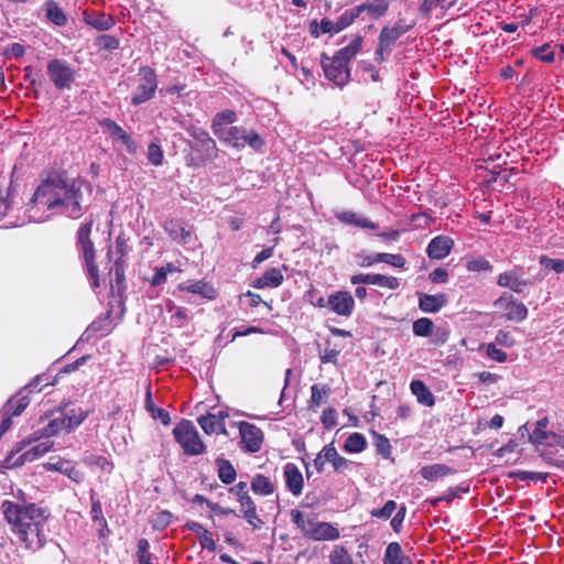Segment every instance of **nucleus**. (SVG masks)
<instances>
[{
	"label": "nucleus",
	"instance_id": "bb28decb",
	"mask_svg": "<svg viewBox=\"0 0 564 564\" xmlns=\"http://www.w3.org/2000/svg\"><path fill=\"white\" fill-rule=\"evenodd\" d=\"M242 133H245V128L238 126H231L227 129L216 133L215 135L221 141L230 147L241 150L243 149V142L241 141Z\"/></svg>",
	"mask_w": 564,
	"mask_h": 564
},
{
	"label": "nucleus",
	"instance_id": "20e7f679",
	"mask_svg": "<svg viewBox=\"0 0 564 564\" xmlns=\"http://www.w3.org/2000/svg\"><path fill=\"white\" fill-rule=\"evenodd\" d=\"M187 132L193 139L189 143L193 152L186 158L188 166L200 167L218 158L217 144L207 131L193 127Z\"/></svg>",
	"mask_w": 564,
	"mask_h": 564
},
{
	"label": "nucleus",
	"instance_id": "a878e982",
	"mask_svg": "<svg viewBox=\"0 0 564 564\" xmlns=\"http://www.w3.org/2000/svg\"><path fill=\"white\" fill-rule=\"evenodd\" d=\"M178 290L199 294L207 300H215L217 297V290L204 280L182 283L178 285Z\"/></svg>",
	"mask_w": 564,
	"mask_h": 564
},
{
	"label": "nucleus",
	"instance_id": "13d9d810",
	"mask_svg": "<svg viewBox=\"0 0 564 564\" xmlns=\"http://www.w3.org/2000/svg\"><path fill=\"white\" fill-rule=\"evenodd\" d=\"M149 547L150 543L147 539L142 538L138 541L137 558L139 564H153Z\"/></svg>",
	"mask_w": 564,
	"mask_h": 564
},
{
	"label": "nucleus",
	"instance_id": "72a5a7b5",
	"mask_svg": "<svg viewBox=\"0 0 564 564\" xmlns=\"http://www.w3.org/2000/svg\"><path fill=\"white\" fill-rule=\"evenodd\" d=\"M144 405H145L147 411L150 413V415L153 420H159L163 425H170V423H171L170 413L167 411H165L164 409L156 406L153 403L150 387H148V389H147Z\"/></svg>",
	"mask_w": 564,
	"mask_h": 564
},
{
	"label": "nucleus",
	"instance_id": "2f4dec72",
	"mask_svg": "<svg viewBox=\"0 0 564 564\" xmlns=\"http://www.w3.org/2000/svg\"><path fill=\"white\" fill-rule=\"evenodd\" d=\"M251 490L259 496H270L275 490V484L268 476L256 474L251 480Z\"/></svg>",
	"mask_w": 564,
	"mask_h": 564
},
{
	"label": "nucleus",
	"instance_id": "ddd939ff",
	"mask_svg": "<svg viewBox=\"0 0 564 564\" xmlns=\"http://www.w3.org/2000/svg\"><path fill=\"white\" fill-rule=\"evenodd\" d=\"M523 268L516 265L512 269L500 273L497 278V284L501 288H508L514 293H523L531 282L523 278Z\"/></svg>",
	"mask_w": 564,
	"mask_h": 564
},
{
	"label": "nucleus",
	"instance_id": "393cba45",
	"mask_svg": "<svg viewBox=\"0 0 564 564\" xmlns=\"http://www.w3.org/2000/svg\"><path fill=\"white\" fill-rule=\"evenodd\" d=\"M163 228L165 232L171 237V239L178 241L180 243H187L191 239V231L187 230L178 219H167L163 224Z\"/></svg>",
	"mask_w": 564,
	"mask_h": 564
},
{
	"label": "nucleus",
	"instance_id": "0e129e2a",
	"mask_svg": "<svg viewBox=\"0 0 564 564\" xmlns=\"http://www.w3.org/2000/svg\"><path fill=\"white\" fill-rule=\"evenodd\" d=\"M395 510H397L395 501L388 500L382 508L372 509L370 511V514L373 518L388 520Z\"/></svg>",
	"mask_w": 564,
	"mask_h": 564
},
{
	"label": "nucleus",
	"instance_id": "774afa93",
	"mask_svg": "<svg viewBox=\"0 0 564 564\" xmlns=\"http://www.w3.org/2000/svg\"><path fill=\"white\" fill-rule=\"evenodd\" d=\"M540 263L545 269L555 271L556 273L564 272V260L563 259H552L546 256H542L540 258Z\"/></svg>",
	"mask_w": 564,
	"mask_h": 564
},
{
	"label": "nucleus",
	"instance_id": "cd10ccee",
	"mask_svg": "<svg viewBox=\"0 0 564 564\" xmlns=\"http://www.w3.org/2000/svg\"><path fill=\"white\" fill-rule=\"evenodd\" d=\"M420 473L424 479L435 481L440 478L455 474L456 470L445 464H432L423 466Z\"/></svg>",
	"mask_w": 564,
	"mask_h": 564
},
{
	"label": "nucleus",
	"instance_id": "a211bd4d",
	"mask_svg": "<svg viewBox=\"0 0 564 564\" xmlns=\"http://www.w3.org/2000/svg\"><path fill=\"white\" fill-rule=\"evenodd\" d=\"M47 470L61 473L76 484H80L85 480V473L77 468L74 462L68 459L59 458L55 463H50L47 465Z\"/></svg>",
	"mask_w": 564,
	"mask_h": 564
},
{
	"label": "nucleus",
	"instance_id": "0eeeda50",
	"mask_svg": "<svg viewBox=\"0 0 564 564\" xmlns=\"http://www.w3.org/2000/svg\"><path fill=\"white\" fill-rule=\"evenodd\" d=\"M138 76L139 84L131 97V104L134 106H139L152 99L158 88V77L152 67L148 65L140 67Z\"/></svg>",
	"mask_w": 564,
	"mask_h": 564
},
{
	"label": "nucleus",
	"instance_id": "1a4fd4ad",
	"mask_svg": "<svg viewBox=\"0 0 564 564\" xmlns=\"http://www.w3.org/2000/svg\"><path fill=\"white\" fill-rule=\"evenodd\" d=\"M63 431L70 432L65 417L61 413L59 416L52 419L45 426L34 431L29 438L18 442L17 449L18 452H22L33 442H37L42 438L50 440L52 436L58 435Z\"/></svg>",
	"mask_w": 564,
	"mask_h": 564
},
{
	"label": "nucleus",
	"instance_id": "5fc2aeb1",
	"mask_svg": "<svg viewBox=\"0 0 564 564\" xmlns=\"http://www.w3.org/2000/svg\"><path fill=\"white\" fill-rule=\"evenodd\" d=\"M95 46L98 50L111 52L119 47V40L116 36L109 34L98 35L95 40Z\"/></svg>",
	"mask_w": 564,
	"mask_h": 564
},
{
	"label": "nucleus",
	"instance_id": "39448f33",
	"mask_svg": "<svg viewBox=\"0 0 564 564\" xmlns=\"http://www.w3.org/2000/svg\"><path fill=\"white\" fill-rule=\"evenodd\" d=\"M94 223L95 220L90 218L88 221L80 224L76 232V240L83 261L86 265L91 286L97 289L100 286V278L98 265L96 263L95 245L90 238Z\"/></svg>",
	"mask_w": 564,
	"mask_h": 564
},
{
	"label": "nucleus",
	"instance_id": "7ed1b4c3",
	"mask_svg": "<svg viewBox=\"0 0 564 564\" xmlns=\"http://www.w3.org/2000/svg\"><path fill=\"white\" fill-rule=\"evenodd\" d=\"M364 37L356 35L345 47L338 50L333 56L325 52L321 54V65L325 77L338 87L346 86L350 80V61L361 51Z\"/></svg>",
	"mask_w": 564,
	"mask_h": 564
},
{
	"label": "nucleus",
	"instance_id": "c85d7f7f",
	"mask_svg": "<svg viewBox=\"0 0 564 564\" xmlns=\"http://www.w3.org/2000/svg\"><path fill=\"white\" fill-rule=\"evenodd\" d=\"M197 423L200 426V429L204 431V433L212 435V434H224L227 435L226 425L220 423L214 413H207L205 415H200L197 419Z\"/></svg>",
	"mask_w": 564,
	"mask_h": 564
},
{
	"label": "nucleus",
	"instance_id": "de8ad7c7",
	"mask_svg": "<svg viewBox=\"0 0 564 564\" xmlns=\"http://www.w3.org/2000/svg\"><path fill=\"white\" fill-rule=\"evenodd\" d=\"M367 445L366 438L360 433L350 434L344 444V448L348 453H360Z\"/></svg>",
	"mask_w": 564,
	"mask_h": 564
},
{
	"label": "nucleus",
	"instance_id": "f3484780",
	"mask_svg": "<svg viewBox=\"0 0 564 564\" xmlns=\"http://www.w3.org/2000/svg\"><path fill=\"white\" fill-rule=\"evenodd\" d=\"M340 538V531L336 524L326 521H314L310 527L306 539L312 541H336Z\"/></svg>",
	"mask_w": 564,
	"mask_h": 564
},
{
	"label": "nucleus",
	"instance_id": "4be33fe9",
	"mask_svg": "<svg viewBox=\"0 0 564 564\" xmlns=\"http://www.w3.org/2000/svg\"><path fill=\"white\" fill-rule=\"evenodd\" d=\"M284 478L286 488L294 495L300 496L303 491V476L294 463L284 466Z\"/></svg>",
	"mask_w": 564,
	"mask_h": 564
},
{
	"label": "nucleus",
	"instance_id": "c03bdc74",
	"mask_svg": "<svg viewBox=\"0 0 564 564\" xmlns=\"http://www.w3.org/2000/svg\"><path fill=\"white\" fill-rule=\"evenodd\" d=\"M330 564H354L351 555L343 544H336L328 554Z\"/></svg>",
	"mask_w": 564,
	"mask_h": 564
},
{
	"label": "nucleus",
	"instance_id": "6e6d98bb",
	"mask_svg": "<svg viewBox=\"0 0 564 564\" xmlns=\"http://www.w3.org/2000/svg\"><path fill=\"white\" fill-rule=\"evenodd\" d=\"M90 502H91L90 514H91L93 521L94 522H98L101 528H106L107 527V521H106V519L104 517V513H102L101 502L95 496L94 492L90 495Z\"/></svg>",
	"mask_w": 564,
	"mask_h": 564
},
{
	"label": "nucleus",
	"instance_id": "a19ab883",
	"mask_svg": "<svg viewBox=\"0 0 564 564\" xmlns=\"http://www.w3.org/2000/svg\"><path fill=\"white\" fill-rule=\"evenodd\" d=\"M237 120V113L231 109L223 110L214 117L212 121V130L214 134L227 129L226 123H234Z\"/></svg>",
	"mask_w": 564,
	"mask_h": 564
},
{
	"label": "nucleus",
	"instance_id": "09e8293b",
	"mask_svg": "<svg viewBox=\"0 0 564 564\" xmlns=\"http://www.w3.org/2000/svg\"><path fill=\"white\" fill-rule=\"evenodd\" d=\"M510 478L520 479L522 481H542L546 482L549 473L514 470L509 474Z\"/></svg>",
	"mask_w": 564,
	"mask_h": 564
},
{
	"label": "nucleus",
	"instance_id": "f8f14e48",
	"mask_svg": "<svg viewBox=\"0 0 564 564\" xmlns=\"http://www.w3.org/2000/svg\"><path fill=\"white\" fill-rule=\"evenodd\" d=\"M47 75L58 90L68 88L75 79V70L66 61L58 58L47 63Z\"/></svg>",
	"mask_w": 564,
	"mask_h": 564
},
{
	"label": "nucleus",
	"instance_id": "4468645a",
	"mask_svg": "<svg viewBox=\"0 0 564 564\" xmlns=\"http://www.w3.org/2000/svg\"><path fill=\"white\" fill-rule=\"evenodd\" d=\"M352 285L368 284L378 285L389 290H397L400 286V281L395 276H387L380 273H358L350 276Z\"/></svg>",
	"mask_w": 564,
	"mask_h": 564
},
{
	"label": "nucleus",
	"instance_id": "6e6552de",
	"mask_svg": "<svg viewBox=\"0 0 564 564\" xmlns=\"http://www.w3.org/2000/svg\"><path fill=\"white\" fill-rule=\"evenodd\" d=\"M54 446V442L45 438L44 442H41L30 449L24 451L23 453L18 452L17 446L12 449L9 455L6 457L3 462V466L6 468H14L20 467L26 462H33L44 454L48 453Z\"/></svg>",
	"mask_w": 564,
	"mask_h": 564
},
{
	"label": "nucleus",
	"instance_id": "aec40b11",
	"mask_svg": "<svg viewBox=\"0 0 564 564\" xmlns=\"http://www.w3.org/2000/svg\"><path fill=\"white\" fill-rule=\"evenodd\" d=\"M417 297L419 308L424 313H437L448 303V297L445 293H417Z\"/></svg>",
	"mask_w": 564,
	"mask_h": 564
},
{
	"label": "nucleus",
	"instance_id": "69168bd1",
	"mask_svg": "<svg viewBox=\"0 0 564 564\" xmlns=\"http://www.w3.org/2000/svg\"><path fill=\"white\" fill-rule=\"evenodd\" d=\"M532 55L542 62L552 63L555 58L554 51L550 44H543L532 50Z\"/></svg>",
	"mask_w": 564,
	"mask_h": 564
},
{
	"label": "nucleus",
	"instance_id": "412c9836",
	"mask_svg": "<svg viewBox=\"0 0 564 564\" xmlns=\"http://www.w3.org/2000/svg\"><path fill=\"white\" fill-rule=\"evenodd\" d=\"M84 21L86 24L98 31H108L116 24L111 14L100 11H85Z\"/></svg>",
	"mask_w": 564,
	"mask_h": 564
},
{
	"label": "nucleus",
	"instance_id": "b1692460",
	"mask_svg": "<svg viewBox=\"0 0 564 564\" xmlns=\"http://www.w3.org/2000/svg\"><path fill=\"white\" fill-rule=\"evenodd\" d=\"M284 276L279 268L267 270L261 276L251 282L254 289L278 288L283 283Z\"/></svg>",
	"mask_w": 564,
	"mask_h": 564
},
{
	"label": "nucleus",
	"instance_id": "dca6fc26",
	"mask_svg": "<svg viewBox=\"0 0 564 564\" xmlns=\"http://www.w3.org/2000/svg\"><path fill=\"white\" fill-rule=\"evenodd\" d=\"M329 310L339 316L349 317L355 310V300L349 291H337L327 297Z\"/></svg>",
	"mask_w": 564,
	"mask_h": 564
},
{
	"label": "nucleus",
	"instance_id": "ea45409f",
	"mask_svg": "<svg viewBox=\"0 0 564 564\" xmlns=\"http://www.w3.org/2000/svg\"><path fill=\"white\" fill-rule=\"evenodd\" d=\"M30 404V398L19 392L15 397L11 398L4 405L6 413L10 415H20Z\"/></svg>",
	"mask_w": 564,
	"mask_h": 564
},
{
	"label": "nucleus",
	"instance_id": "2eb2a0df",
	"mask_svg": "<svg viewBox=\"0 0 564 564\" xmlns=\"http://www.w3.org/2000/svg\"><path fill=\"white\" fill-rule=\"evenodd\" d=\"M400 36L390 29V26H383L380 31L377 47L375 51V62L378 64H382L387 56H389L392 52L393 46Z\"/></svg>",
	"mask_w": 564,
	"mask_h": 564
},
{
	"label": "nucleus",
	"instance_id": "9d476101",
	"mask_svg": "<svg viewBox=\"0 0 564 564\" xmlns=\"http://www.w3.org/2000/svg\"><path fill=\"white\" fill-rule=\"evenodd\" d=\"M494 306L505 312L506 319L510 322L520 323L528 317L527 306L507 292H503L502 295L494 302Z\"/></svg>",
	"mask_w": 564,
	"mask_h": 564
},
{
	"label": "nucleus",
	"instance_id": "f03ea898",
	"mask_svg": "<svg viewBox=\"0 0 564 564\" xmlns=\"http://www.w3.org/2000/svg\"><path fill=\"white\" fill-rule=\"evenodd\" d=\"M0 509L10 531L25 549L35 552L45 546L46 525L51 517L47 508L35 502L4 500Z\"/></svg>",
	"mask_w": 564,
	"mask_h": 564
},
{
	"label": "nucleus",
	"instance_id": "f704fd0d",
	"mask_svg": "<svg viewBox=\"0 0 564 564\" xmlns=\"http://www.w3.org/2000/svg\"><path fill=\"white\" fill-rule=\"evenodd\" d=\"M330 394V388L327 384H313L311 387V398L308 400V409L316 410L322 404L326 403Z\"/></svg>",
	"mask_w": 564,
	"mask_h": 564
},
{
	"label": "nucleus",
	"instance_id": "4d7b16f0",
	"mask_svg": "<svg viewBox=\"0 0 564 564\" xmlns=\"http://www.w3.org/2000/svg\"><path fill=\"white\" fill-rule=\"evenodd\" d=\"M241 512L246 521L254 529L259 530L263 524V521L258 517L256 503L251 506H247L243 509L241 508Z\"/></svg>",
	"mask_w": 564,
	"mask_h": 564
},
{
	"label": "nucleus",
	"instance_id": "a18cd8bd",
	"mask_svg": "<svg viewBox=\"0 0 564 564\" xmlns=\"http://www.w3.org/2000/svg\"><path fill=\"white\" fill-rule=\"evenodd\" d=\"M458 0H424L420 7L419 12L423 17H429L433 9H449L456 4Z\"/></svg>",
	"mask_w": 564,
	"mask_h": 564
},
{
	"label": "nucleus",
	"instance_id": "3c124183",
	"mask_svg": "<svg viewBox=\"0 0 564 564\" xmlns=\"http://www.w3.org/2000/svg\"><path fill=\"white\" fill-rule=\"evenodd\" d=\"M434 329V323L431 318L421 317L413 322L412 330L417 337H427L432 335Z\"/></svg>",
	"mask_w": 564,
	"mask_h": 564
},
{
	"label": "nucleus",
	"instance_id": "6ab92c4d",
	"mask_svg": "<svg viewBox=\"0 0 564 564\" xmlns=\"http://www.w3.org/2000/svg\"><path fill=\"white\" fill-rule=\"evenodd\" d=\"M454 247V240L447 236H436L434 237L427 248L426 253L429 258L441 260L449 254Z\"/></svg>",
	"mask_w": 564,
	"mask_h": 564
},
{
	"label": "nucleus",
	"instance_id": "864d4df0",
	"mask_svg": "<svg viewBox=\"0 0 564 564\" xmlns=\"http://www.w3.org/2000/svg\"><path fill=\"white\" fill-rule=\"evenodd\" d=\"M241 141L243 142V148L249 145L254 151H260L264 145L263 139L254 130L245 129Z\"/></svg>",
	"mask_w": 564,
	"mask_h": 564
},
{
	"label": "nucleus",
	"instance_id": "79ce46f5",
	"mask_svg": "<svg viewBox=\"0 0 564 564\" xmlns=\"http://www.w3.org/2000/svg\"><path fill=\"white\" fill-rule=\"evenodd\" d=\"M404 560L409 558L403 555V551L399 542H391L387 545L382 561L383 564H403Z\"/></svg>",
	"mask_w": 564,
	"mask_h": 564
},
{
	"label": "nucleus",
	"instance_id": "58836bf2",
	"mask_svg": "<svg viewBox=\"0 0 564 564\" xmlns=\"http://www.w3.org/2000/svg\"><path fill=\"white\" fill-rule=\"evenodd\" d=\"M218 478L223 484L230 485L236 480L237 473L234 465L226 458H217Z\"/></svg>",
	"mask_w": 564,
	"mask_h": 564
},
{
	"label": "nucleus",
	"instance_id": "c9c22d12",
	"mask_svg": "<svg viewBox=\"0 0 564 564\" xmlns=\"http://www.w3.org/2000/svg\"><path fill=\"white\" fill-rule=\"evenodd\" d=\"M324 459L332 463L336 473H343L348 468V460L337 453L333 443L324 446Z\"/></svg>",
	"mask_w": 564,
	"mask_h": 564
},
{
	"label": "nucleus",
	"instance_id": "603ef678",
	"mask_svg": "<svg viewBox=\"0 0 564 564\" xmlns=\"http://www.w3.org/2000/svg\"><path fill=\"white\" fill-rule=\"evenodd\" d=\"M361 14V9L357 6L346 10L335 22L337 30L343 31L347 26H349L359 15Z\"/></svg>",
	"mask_w": 564,
	"mask_h": 564
},
{
	"label": "nucleus",
	"instance_id": "e2e57ef3",
	"mask_svg": "<svg viewBox=\"0 0 564 564\" xmlns=\"http://www.w3.org/2000/svg\"><path fill=\"white\" fill-rule=\"evenodd\" d=\"M466 269L469 272H481V271H491L492 264L485 258L478 257L471 260H468L466 263Z\"/></svg>",
	"mask_w": 564,
	"mask_h": 564
},
{
	"label": "nucleus",
	"instance_id": "9b49d317",
	"mask_svg": "<svg viewBox=\"0 0 564 564\" xmlns=\"http://www.w3.org/2000/svg\"><path fill=\"white\" fill-rule=\"evenodd\" d=\"M240 447L246 453H257L264 442V434L257 425L241 421L238 423Z\"/></svg>",
	"mask_w": 564,
	"mask_h": 564
},
{
	"label": "nucleus",
	"instance_id": "f257e3e1",
	"mask_svg": "<svg viewBox=\"0 0 564 564\" xmlns=\"http://www.w3.org/2000/svg\"><path fill=\"white\" fill-rule=\"evenodd\" d=\"M93 185L85 178L68 180L66 172L51 170L41 178L26 212L31 217L43 210L78 219L88 210Z\"/></svg>",
	"mask_w": 564,
	"mask_h": 564
},
{
	"label": "nucleus",
	"instance_id": "423d86ee",
	"mask_svg": "<svg viewBox=\"0 0 564 564\" xmlns=\"http://www.w3.org/2000/svg\"><path fill=\"white\" fill-rule=\"evenodd\" d=\"M173 436L186 456H197L206 452V445L189 420H181L173 429Z\"/></svg>",
	"mask_w": 564,
	"mask_h": 564
},
{
	"label": "nucleus",
	"instance_id": "8fccbe9b",
	"mask_svg": "<svg viewBox=\"0 0 564 564\" xmlns=\"http://www.w3.org/2000/svg\"><path fill=\"white\" fill-rule=\"evenodd\" d=\"M290 516L292 522L296 525V528L302 532L304 538L307 536V532L310 531V527L312 525L314 518H304V513L299 509H292L290 511Z\"/></svg>",
	"mask_w": 564,
	"mask_h": 564
},
{
	"label": "nucleus",
	"instance_id": "e433bc0d",
	"mask_svg": "<svg viewBox=\"0 0 564 564\" xmlns=\"http://www.w3.org/2000/svg\"><path fill=\"white\" fill-rule=\"evenodd\" d=\"M13 207L12 184L4 186V178L0 183V220H2Z\"/></svg>",
	"mask_w": 564,
	"mask_h": 564
},
{
	"label": "nucleus",
	"instance_id": "680f3d73",
	"mask_svg": "<svg viewBox=\"0 0 564 564\" xmlns=\"http://www.w3.org/2000/svg\"><path fill=\"white\" fill-rule=\"evenodd\" d=\"M552 434L554 432H549L542 429H534L532 433L529 435V440L531 443L536 445H550L552 446V441L549 442V438H552Z\"/></svg>",
	"mask_w": 564,
	"mask_h": 564
},
{
	"label": "nucleus",
	"instance_id": "bf43d9fd",
	"mask_svg": "<svg viewBox=\"0 0 564 564\" xmlns=\"http://www.w3.org/2000/svg\"><path fill=\"white\" fill-rule=\"evenodd\" d=\"M83 462L88 466H97L105 471H111L113 468V464L107 457L100 455L87 456Z\"/></svg>",
	"mask_w": 564,
	"mask_h": 564
},
{
	"label": "nucleus",
	"instance_id": "c756f323",
	"mask_svg": "<svg viewBox=\"0 0 564 564\" xmlns=\"http://www.w3.org/2000/svg\"><path fill=\"white\" fill-rule=\"evenodd\" d=\"M99 124L105 128L113 138L120 140L127 148L133 144L131 135L122 129L115 120L110 118H104L99 121Z\"/></svg>",
	"mask_w": 564,
	"mask_h": 564
},
{
	"label": "nucleus",
	"instance_id": "37998d69",
	"mask_svg": "<svg viewBox=\"0 0 564 564\" xmlns=\"http://www.w3.org/2000/svg\"><path fill=\"white\" fill-rule=\"evenodd\" d=\"M46 6V18L53 24L57 26H63L67 23V17L59 8L58 3L54 0H48L45 3Z\"/></svg>",
	"mask_w": 564,
	"mask_h": 564
},
{
	"label": "nucleus",
	"instance_id": "4c0bfd02",
	"mask_svg": "<svg viewBox=\"0 0 564 564\" xmlns=\"http://www.w3.org/2000/svg\"><path fill=\"white\" fill-rule=\"evenodd\" d=\"M67 422L68 430L73 431L79 426L89 415V412L82 408H72L61 412Z\"/></svg>",
	"mask_w": 564,
	"mask_h": 564
},
{
	"label": "nucleus",
	"instance_id": "5701e85b",
	"mask_svg": "<svg viewBox=\"0 0 564 564\" xmlns=\"http://www.w3.org/2000/svg\"><path fill=\"white\" fill-rule=\"evenodd\" d=\"M335 216L340 223L345 225H351L366 229H377L379 227L378 224L373 223L369 218L358 215L351 210L337 212Z\"/></svg>",
	"mask_w": 564,
	"mask_h": 564
},
{
	"label": "nucleus",
	"instance_id": "338daca9",
	"mask_svg": "<svg viewBox=\"0 0 564 564\" xmlns=\"http://www.w3.org/2000/svg\"><path fill=\"white\" fill-rule=\"evenodd\" d=\"M147 155H148L149 162L151 164H153L154 166L162 165L164 155H163V151H162L160 144L154 143V142L150 143L148 147Z\"/></svg>",
	"mask_w": 564,
	"mask_h": 564
},
{
	"label": "nucleus",
	"instance_id": "49530a36",
	"mask_svg": "<svg viewBox=\"0 0 564 564\" xmlns=\"http://www.w3.org/2000/svg\"><path fill=\"white\" fill-rule=\"evenodd\" d=\"M229 492L234 494L240 503V507L243 509L247 506H251L254 503L252 498L250 497L247 488L246 481H239L231 488H229Z\"/></svg>",
	"mask_w": 564,
	"mask_h": 564
},
{
	"label": "nucleus",
	"instance_id": "052dcab7",
	"mask_svg": "<svg viewBox=\"0 0 564 564\" xmlns=\"http://www.w3.org/2000/svg\"><path fill=\"white\" fill-rule=\"evenodd\" d=\"M377 258L379 259V262L390 264L394 268L401 269L405 265V259L400 253L380 252V253H377Z\"/></svg>",
	"mask_w": 564,
	"mask_h": 564
},
{
	"label": "nucleus",
	"instance_id": "7c9ffc66",
	"mask_svg": "<svg viewBox=\"0 0 564 564\" xmlns=\"http://www.w3.org/2000/svg\"><path fill=\"white\" fill-rule=\"evenodd\" d=\"M410 389L419 403L430 408L435 404V397L423 381L413 380L410 383Z\"/></svg>",
	"mask_w": 564,
	"mask_h": 564
},
{
	"label": "nucleus",
	"instance_id": "473e14b6",
	"mask_svg": "<svg viewBox=\"0 0 564 564\" xmlns=\"http://www.w3.org/2000/svg\"><path fill=\"white\" fill-rule=\"evenodd\" d=\"M357 7L361 9V13L366 11L370 18L376 20L388 12L390 0H370L369 2L358 4Z\"/></svg>",
	"mask_w": 564,
	"mask_h": 564
}]
</instances>
